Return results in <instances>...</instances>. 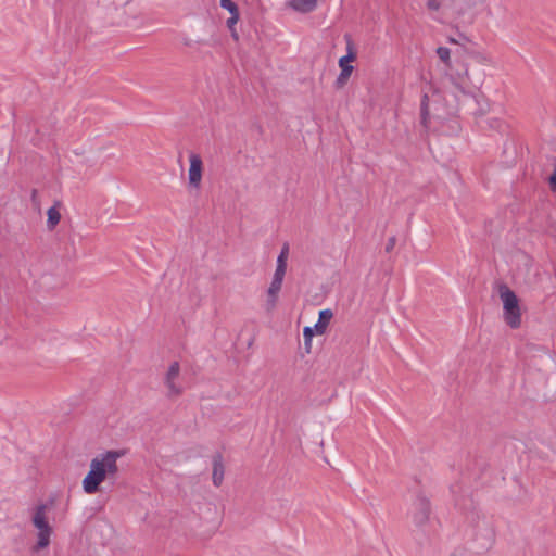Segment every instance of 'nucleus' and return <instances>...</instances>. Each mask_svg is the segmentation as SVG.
Instances as JSON below:
<instances>
[{
  "label": "nucleus",
  "instance_id": "obj_1",
  "mask_svg": "<svg viewBox=\"0 0 556 556\" xmlns=\"http://www.w3.org/2000/svg\"><path fill=\"white\" fill-rule=\"evenodd\" d=\"M125 455L123 450H110L97 455L90 462V469L83 480L87 494H94L106 479H115L118 473L117 460Z\"/></svg>",
  "mask_w": 556,
  "mask_h": 556
},
{
  "label": "nucleus",
  "instance_id": "obj_2",
  "mask_svg": "<svg viewBox=\"0 0 556 556\" xmlns=\"http://www.w3.org/2000/svg\"><path fill=\"white\" fill-rule=\"evenodd\" d=\"M48 505L40 503L31 511V525L36 530V543L31 546L34 553L47 548L51 544L53 527L48 518Z\"/></svg>",
  "mask_w": 556,
  "mask_h": 556
},
{
  "label": "nucleus",
  "instance_id": "obj_3",
  "mask_svg": "<svg viewBox=\"0 0 556 556\" xmlns=\"http://www.w3.org/2000/svg\"><path fill=\"white\" fill-rule=\"evenodd\" d=\"M500 295L503 301L506 324L513 329L519 328L521 325V313L517 295L506 286L501 288Z\"/></svg>",
  "mask_w": 556,
  "mask_h": 556
},
{
  "label": "nucleus",
  "instance_id": "obj_4",
  "mask_svg": "<svg viewBox=\"0 0 556 556\" xmlns=\"http://www.w3.org/2000/svg\"><path fill=\"white\" fill-rule=\"evenodd\" d=\"M431 504L430 500L421 492L417 493L408 511L413 523L417 528H421L430 519Z\"/></svg>",
  "mask_w": 556,
  "mask_h": 556
},
{
  "label": "nucleus",
  "instance_id": "obj_5",
  "mask_svg": "<svg viewBox=\"0 0 556 556\" xmlns=\"http://www.w3.org/2000/svg\"><path fill=\"white\" fill-rule=\"evenodd\" d=\"M346 52L348 53L339 59V67L341 68V72L336 79L337 87H343L354 71V67L349 63L355 61L356 53L354 51L353 41L349 37H346Z\"/></svg>",
  "mask_w": 556,
  "mask_h": 556
},
{
  "label": "nucleus",
  "instance_id": "obj_6",
  "mask_svg": "<svg viewBox=\"0 0 556 556\" xmlns=\"http://www.w3.org/2000/svg\"><path fill=\"white\" fill-rule=\"evenodd\" d=\"M179 372H180L179 363L173 362L169 365V367L165 374V378H164V383L167 388L169 396H178L182 392V387L178 382Z\"/></svg>",
  "mask_w": 556,
  "mask_h": 556
},
{
  "label": "nucleus",
  "instance_id": "obj_7",
  "mask_svg": "<svg viewBox=\"0 0 556 556\" xmlns=\"http://www.w3.org/2000/svg\"><path fill=\"white\" fill-rule=\"evenodd\" d=\"M189 170H188V181L189 185L194 188L199 189L202 181V173H203V162L199 154L197 153H190L189 154Z\"/></svg>",
  "mask_w": 556,
  "mask_h": 556
},
{
  "label": "nucleus",
  "instance_id": "obj_8",
  "mask_svg": "<svg viewBox=\"0 0 556 556\" xmlns=\"http://www.w3.org/2000/svg\"><path fill=\"white\" fill-rule=\"evenodd\" d=\"M282 282L283 281H281V280L271 279V282L267 289L266 301L264 304L266 312L270 313L276 308L277 303H278L279 293L282 288Z\"/></svg>",
  "mask_w": 556,
  "mask_h": 556
},
{
  "label": "nucleus",
  "instance_id": "obj_9",
  "mask_svg": "<svg viewBox=\"0 0 556 556\" xmlns=\"http://www.w3.org/2000/svg\"><path fill=\"white\" fill-rule=\"evenodd\" d=\"M332 317H333V313L331 309L327 308V309L320 311L318 320L314 326L315 332L317 334H324L326 332L327 327Z\"/></svg>",
  "mask_w": 556,
  "mask_h": 556
},
{
  "label": "nucleus",
  "instance_id": "obj_10",
  "mask_svg": "<svg viewBox=\"0 0 556 556\" xmlns=\"http://www.w3.org/2000/svg\"><path fill=\"white\" fill-rule=\"evenodd\" d=\"M213 483L216 486H219L224 480V464L223 457L220 455H216L213 458V473H212Z\"/></svg>",
  "mask_w": 556,
  "mask_h": 556
},
{
  "label": "nucleus",
  "instance_id": "obj_11",
  "mask_svg": "<svg viewBox=\"0 0 556 556\" xmlns=\"http://www.w3.org/2000/svg\"><path fill=\"white\" fill-rule=\"evenodd\" d=\"M317 4V0H289V5L299 12H312Z\"/></svg>",
  "mask_w": 556,
  "mask_h": 556
},
{
  "label": "nucleus",
  "instance_id": "obj_12",
  "mask_svg": "<svg viewBox=\"0 0 556 556\" xmlns=\"http://www.w3.org/2000/svg\"><path fill=\"white\" fill-rule=\"evenodd\" d=\"M47 227L49 230H53L61 220V214L56 205L51 206L47 212Z\"/></svg>",
  "mask_w": 556,
  "mask_h": 556
},
{
  "label": "nucleus",
  "instance_id": "obj_13",
  "mask_svg": "<svg viewBox=\"0 0 556 556\" xmlns=\"http://www.w3.org/2000/svg\"><path fill=\"white\" fill-rule=\"evenodd\" d=\"M428 100H429L428 96L424 94L422 96V100H421V108H420V111H421V124L424 126H427V121H428V116H429Z\"/></svg>",
  "mask_w": 556,
  "mask_h": 556
},
{
  "label": "nucleus",
  "instance_id": "obj_14",
  "mask_svg": "<svg viewBox=\"0 0 556 556\" xmlns=\"http://www.w3.org/2000/svg\"><path fill=\"white\" fill-rule=\"evenodd\" d=\"M437 54L440 58V60L446 64V66H450L451 51H450L448 48H446V47H439L437 49Z\"/></svg>",
  "mask_w": 556,
  "mask_h": 556
},
{
  "label": "nucleus",
  "instance_id": "obj_15",
  "mask_svg": "<svg viewBox=\"0 0 556 556\" xmlns=\"http://www.w3.org/2000/svg\"><path fill=\"white\" fill-rule=\"evenodd\" d=\"M288 256H289V245L285 244L282 247L279 255L277 256L276 265H280V266L287 265Z\"/></svg>",
  "mask_w": 556,
  "mask_h": 556
},
{
  "label": "nucleus",
  "instance_id": "obj_16",
  "mask_svg": "<svg viewBox=\"0 0 556 556\" xmlns=\"http://www.w3.org/2000/svg\"><path fill=\"white\" fill-rule=\"evenodd\" d=\"M220 7L229 13L239 12L237 4L232 0H220Z\"/></svg>",
  "mask_w": 556,
  "mask_h": 556
},
{
  "label": "nucleus",
  "instance_id": "obj_17",
  "mask_svg": "<svg viewBox=\"0 0 556 556\" xmlns=\"http://www.w3.org/2000/svg\"><path fill=\"white\" fill-rule=\"evenodd\" d=\"M287 271V265H276V269L273 276V279L281 280L283 281L285 275Z\"/></svg>",
  "mask_w": 556,
  "mask_h": 556
},
{
  "label": "nucleus",
  "instance_id": "obj_18",
  "mask_svg": "<svg viewBox=\"0 0 556 556\" xmlns=\"http://www.w3.org/2000/svg\"><path fill=\"white\" fill-rule=\"evenodd\" d=\"M315 329L314 327H305L303 330V337L306 345L311 344L312 338L314 337Z\"/></svg>",
  "mask_w": 556,
  "mask_h": 556
},
{
  "label": "nucleus",
  "instance_id": "obj_19",
  "mask_svg": "<svg viewBox=\"0 0 556 556\" xmlns=\"http://www.w3.org/2000/svg\"><path fill=\"white\" fill-rule=\"evenodd\" d=\"M444 0H428L427 7L429 10L437 11L443 5Z\"/></svg>",
  "mask_w": 556,
  "mask_h": 556
},
{
  "label": "nucleus",
  "instance_id": "obj_20",
  "mask_svg": "<svg viewBox=\"0 0 556 556\" xmlns=\"http://www.w3.org/2000/svg\"><path fill=\"white\" fill-rule=\"evenodd\" d=\"M230 14L231 16L227 20V25L229 28H231L239 21V12Z\"/></svg>",
  "mask_w": 556,
  "mask_h": 556
},
{
  "label": "nucleus",
  "instance_id": "obj_21",
  "mask_svg": "<svg viewBox=\"0 0 556 556\" xmlns=\"http://www.w3.org/2000/svg\"><path fill=\"white\" fill-rule=\"evenodd\" d=\"M549 186L553 191H556V170L549 177Z\"/></svg>",
  "mask_w": 556,
  "mask_h": 556
},
{
  "label": "nucleus",
  "instance_id": "obj_22",
  "mask_svg": "<svg viewBox=\"0 0 556 556\" xmlns=\"http://www.w3.org/2000/svg\"><path fill=\"white\" fill-rule=\"evenodd\" d=\"M395 241H396V240H395V238H394V237H391V238L389 239L388 244H387V248H386V250H387L388 252H389V251H391V250L394 248V245H395Z\"/></svg>",
  "mask_w": 556,
  "mask_h": 556
},
{
  "label": "nucleus",
  "instance_id": "obj_23",
  "mask_svg": "<svg viewBox=\"0 0 556 556\" xmlns=\"http://www.w3.org/2000/svg\"><path fill=\"white\" fill-rule=\"evenodd\" d=\"M452 556H465L464 551H455Z\"/></svg>",
  "mask_w": 556,
  "mask_h": 556
},
{
  "label": "nucleus",
  "instance_id": "obj_24",
  "mask_svg": "<svg viewBox=\"0 0 556 556\" xmlns=\"http://www.w3.org/2000/svg\"><path fill=\"white\" fill-rule=\"evenodd\" d=\"M448 42L451 43H458V40H456V38H448Z\"/></svg>",
  "mask_w": 556,
  "mask_h": 556
},
{
  "label": "nucleus",
  "instance_id": "obj_25",
  "mask_svg": "<svg viewBox=\"0 0 556 556\" xmlns=\"http://www.w3.org/2000/svg\"><path fill=\"white\" fill-rule=\"evenodd\" d=\"M500 124H501V123H500L498 121H496V126H495V127H496V128H500Z\"/></svg>",
  "mask_w": 556,
  "mask_h": 556
}]
</instances>
